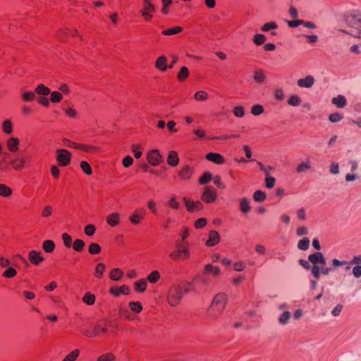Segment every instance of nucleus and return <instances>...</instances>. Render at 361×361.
I'll return each mask as SVG.
<instances>
[{
  "mask_svg": "<svg viewBox=\"0 0 361 361\" xmlns=\"http://www.w3.org/2000/svg\"><path fill=\"white\" fill-rule=\"evenodd\" d=\"M190 291H194V284L190 282L183 281L171 286L167 295L169 304L173 307L177 306L183 296Z\"/></svg>",
  "mask_w": 361,
  "mask_h": 361,
  "instance_id": "nucleus-1",
  "label": "nucleus"
},
{
  "mask_svg": "<svg viewBox=\"0 0 361 361\" xmlns=\"http://www.w3.org/2000/svg\"><path fill=\"white\" fill-rule=\"evenodd\" d=\"M227 296L224 293L216 294L212 302L211 305L207 311L209 318L215 319L220 316L226 305Z\"/></svg>",
  "mask_w": 361,
  "mask_h": 361,
  "instance_id": "nucleus-2",
  "label": "nucleus"
},
{
  "mask_svg": "<svg viewBox=\"0 0 361 361\" xmlns=\"http://www.w3.org/2000/svg\"><path fill=\"white\" fill-rule=\"evenodd\" d=\"M30 161L31 157L23 152H20L13 154L8 164L14 170L20 171Z\"/></svg>",
  "mask_w": 361,
  "mask_h": 361,
  "instance_id": "nucleus-3",
  "label": "nucleus"
},
{
  "mask_svg": "<svg viewBox=\"0 0 361 361\" xmlns=\"http://www.w3.org/2000/svg\"><path fill=\"white\" fill-rule=\"evenodd\" d=\"M345 22L347 25L352 28V30L349 32L355 33L356 31H360L361 30V15L350 14L346 16Z\"/></svg>",
  "mask_w": 361,
  "mask_h": 361,
  "instance_id": "nucleus-4",
  "label": "nucleus"
},
{
  "mask_svg": "<svg viewBox=\"0 0 361 361\" xmlns=\"http://www.w3.org/2000/svg\"><path fill=\"white\" fill-rule=\"evenodd\" d=\"M56 160L60 166H66L71 164V153L66 149H59L56 151Z\"/></svg>",
  "mask_w": 361,
  "mask_h": 361,
  "instance_id": "nucleus-5",
  "label": "nucleus"
},
{
  "mask_svg": "<svg viewBox=\"0 0 361 361\" xmlns=\"http://www.w3.org/2000/svg\"><path fill=\"white\" fill-rule=\"evenodd\" d=\"M154 11V5L150 1V0H144L143 8L141 10V14L145 21L148 22L152 20Z\"/></svg>",
  "mask_w": 361,
  "mask_h": 361,
  "instance_id": "nucleus-6",
  "label": "nucleus"
},
{
  "mask_svg": "<svg viewBox=\"0 0 361 361\" xmlns=\"http://www.w3.org/2000/svg\"><path fill=\"white\" fill-rule=\"evenodd\" d=\"M201 199L204 202L207 204L214 202L216 199V190L211 186L205 187Z\"/></svg>",
  "mask_w": 361,
  "mask_h": 361,
  "instance_id": "nucleus-7",
  "label": "nucleus"
},
{
  "mask_svg": "<svg viewBox=\"0 0 361 361\" xmlns=\"http://www.w3.org/2000/svg\"><path fill=\"white\" fill-rule=\"evenodd\" d=\"M169 257L173 260L186 259L190 257V251L187 247L183 246L180 249L171 252Z\"/></svg>",
  "mask_w": 361,
  "mask_h": 361,
  "instance_id": "nucleus-8",
  "label": "nucleus"
},
{
  "mask_svg": "<svg viewBox=\"0 0 361 361\" xmlns=\"http://www.w3.org/2000/svg\"><path fill=\"white\" fill-rule=\"evenodd\" d=\"M146 214V209L144 207L137 208L133 214L129 217L130 222L137 225L139 224L142 219H143Z\"/></svg>",
  "mask_w": 361,
  "mask_h": 361,
  "instance_id": "nucleus-9",
  "label": "nucleus"
},
{
  "mask_svg": "<svg viewBox=\"0 0 361 361\" xmlns=\"http://www.w3.org/2000/svg\"><path fill=\"white\" fill-rule=\"evenodd\" d=\"M183 202L186 209L189 212L199 211L202 209L203 205L200 201H193L188 197H183Z\"/></svg>",
  "mask_w": 361,
  "mask_h": 361,
  "instance_id": "nucleus-10",
  "label": "nucleus"
},
{
  "mask_svg": "<svg viewBox=\"0 0 361 361\" xmlns=\"http://www.w3.org/2000/svg\"><path fill=\"white\" fill-rule=\"evenodd\" d=\"M147 161L153 165L157 166L161 161V156L157 149H152L147 153Z\"/></svg>",
  "mask_w": 361,
  "mask_h": 361,
  "instance_id": "nucleus-11",
  "label": "nucleus"
},
{
  "mask_svg": "<svg viewBox=\"0 0 361 361\" xmlns=\"http://www.w3.org/2000/svg\"><path fill=\"white\" fill-rule=\"evenodd\" d=\"M308 260L313 265H326V260L324 257V255L320 252H317L310 255L308 257Z\"/></svg>",
  "mask_w": 361,
  "mask_h": 361,
  "instance_id": "nucleus-12",
  "label": "nucleus"
},
{
  "mask_svg": "<svg viewBox=\"0 0 361 361\" xmlns=\"http://www.w3.org/2000/svg\"><path fill=\"white\" fill-rule=\"evenodd\" d=\"M109 293L114 297H119L121 293L128 295L130 293V288L127 285H123L120 287L114 286L110 288Z\"/></svg>",
  "mask_w": 361,
  "mask_h": 361,
  "instance_id": "nucleus-13",
  "label": "nucleus"
},
{
  "mask_svg": "<svg viewBox=\"0 0 361 361\" xmlns=\"http://www.w3.org/2000/svg\"><path fill=\"white\" fill-rule=\"evenodd\" d=\"M28 259L32 264L36 266L44 261V258L41 256V252L36 250L30 251Z\"/></svg>",
  "mask_w": 361,
  "mask_h": 361,
  "instance_id": "nucleus-14",
  "label": "nucleus"
},
{
  "mask_svg": "<svg viewBox=\"0 0 361 361\" xmlns=\"http://www.w3.org/2000/svg\"><path fill=\"white\" fill-rule=\"evenodd\" d=\"M6 145L8 150L13 154H16L19 149L20 140L17 137H10L6 142Z\"/></svg>",
  "mask_w": 361,
  "mask_h": 361,
  "instance_id": "nucleus-15",
  "label": "nucleus"
},
{
  "mask_svg": "<svg viewBox=\"0 0 361 361\" xmlns=\"http://www.w3.org/2000/svg\"><path fill=\"white\" fill-rule=\"evenodd\" d=\"M197 285H202L204 286H207L210 283V279L208 277V276L204 273V271H202V274L197 275L193 279V283ZM195 288H194V290Z\"/></svg>",
  "mask_w": 361,
  "mask_h": 361,
  "instance_id": "nucleus-16",
  "label": "nucleus"
},
{
  "mask_svg": "<svg viewBox=\"0 0 361 361\" xmlns=\"http://www.w3.org/2000/svg\"><path fill=\"white\" fill-rule=\"evenodd\" d=\"M194 173V170L189 165H185L179 171L178 176L181 180L190 179Z\"/></svg>",
  "mask_w": 361,
  "mask_h": 361,
  "instance_id": "nucleus-17",
  "label": "nucleus"
},
{
  "mask_svg": "<svg viewBox=\"0 0 361 361\" xmlns=\"http://www.w3.org/2000/svg\"><path fill=\"white\" fill-rule=\"evenodd\" d=\"M314 81L315 80L314 77L312 75H309L304 78H300L298 80L297 85L300 87L310 88L314 85Z\"/></svg>",
  "mask_w": 361,
  "mask_h": 361,
  "instance_id": "nucleus-18",
  "label": "nucleus"
},
{
  "mask_svg": "<svg viewBox=\"0 0 361 361\" xmlns=\"http://www.w3.org/2000/svg\"><path fill=\"white\" fill-rule=\"evenodd\" d=\"M205 158L210 161L216 164H222L224 163L225 159L221 154L215 152H209L206 154Z\"/></svg>",
  "mask_w": 361,
  "mask_h": 361,
  "instance_id": "nucleus-19",
  "label": "nucleus"
},
{
  "mask_svg": "<svg viewBox=\"0 0 361 361\" xmlns=\"http://www.w3.org/2000/svg\"><path fill=\"white\" fill-rule=\"evenodd\" d=\"M220 240V235L216 231H211L209 233V239L206 242L208 247H212L218 244Z\"/></svg>",
  "mask_w": 361,
  "mask_h": 361,
  "instance_id": "nucleus-20",
  "label": "nucleus"
},
{
  "mask_svg": "<svg viewBox=\"0 0 361 361\" xmlns=\"http://www.w3.org/2000/svg\"><path fill=\"white\" fill-rule=\"evenodd\" d=\"M204 273L208 275H212L216 277L220 274V269L217 266H214L212 264H207L204 268Z\"/></svg>",
  "mask_w": 361,
  "mask_h": 361,
  "instance_id": "nucleus-21",
  "label": "nucleus"
},
{
  "mask_svg": "<svg viewBox=\"0 0 361 361\" xmlns=\"http://www.w3.org/2000/svg\"><path fill=\"white\" fill-rule=\"evenodd\" d=\"M155 67L162 72L166 71L168 68L166 57L165 56H159L156 61Z\"/></svg>",
  "mask_w": 361,
  "mask_h": 361,
  "instance_id": "nucleus-22",
  "label": "nucleus"
},
{
  "mask_svg": "<svg viewBox=\"0 0 361 361\" xmlns=\"http://www.w3.org/2000/svg\"><path fill=\"white\" fill-rule=\"evenodd\" d=\"M252 78L257 83L262 84L264 82L266 76L262 69L257 68L253 71Z\"/></svg>",
  "mask_w": 361,
  "mask_h": 361,
  "instance_id": "nucleus-23",
  "label": "nucleus"
},
{
  "mask_svg": "<svg viewBox=\"0 0 361 361\" xmlns=\"http://www.w3.org/2000/svg\"><path fill=\"white\" fill-rule=\"evenodd\" d=\"M331 102L338 108H343L347 104V100L343 95H338L336 97H333Z\"/></svg>",
  "mask_w": 361,
  "mask_h": 361,
  "instance_id": "nucleus-24",
  "label": "nucleus"
},
{
  "mask_svg": "<svg viewBox=\"0 0 361 361\" xmlns=\"http://www.w3.org/2000/svg\"><path fill=\"white\" fill-rule=\"evenodd\" d=\"M168 164L171 166H176L179 162V158L176 151H170L168 158Z\"/></svg>",
  "mask_w": 361,
  "mask_h": 361,
  "instance_id": "nucleus-25",
  "label": "nucleus"
},
{
  "mask_svg": "<svg viewBox=\"0 0 361 361\" xmlns=\"http://www.w3.org/2000/svg\"><path fill=\"white\" fill-rule=\"evenodd\" d=\"M120 221V214L117 212L112 213L109 215L106 219L108 224L111 226H116Z\"/></svg>",
  "mask_w": 361,
  "mask_h": 361,
  "instance_id": "nucleus-26",
  "label": "nucleus"
},
{
  "mask_svg": "<svg viewBox=\"0 0 361 361\" xmlns=\"http://www.w3.org/2000/svg\"><path fill=\"white\" fill-rule=\"evenodd\" d=\"M95 331H98V335L100 332L103 334H106L109 332V329H107L106 320H100L97 322L94 326Z\"/></svg>",
  "mask_w": 361,
  "mask_h": 361,
  "instance_id": "nucleus-27",
  "label": "nucleus"
},
{
  "mask_svg": "<svg viewBox=\"0 0 361 361\" xmlns=\"http://www.w3.org/2000/svg\"><path fill=\"white\" fill-rule=\"evenodd\" d=\"M75 149H80L85 152H92L97 150L99 148L90 145L79 144L75 145Z\"/></svg>",
  "mask_w": 361,
  "mask_h": 361,
  "instance_id": "nucleus-28",
  "label": "nucleus"
},
{
  "mask_svg": "<svg viewBox=\"0 0 361 361\" xmlns=\"http://www.w3.org/2000/svg\"><path fill=\"white\" fill-rule=\"evenodd\" d=\"M147 281L145 279H142L135 282L134 288L135 291L142 293L146 290Z\"/></svg>",
  "mask_w": 361,
  "mask_h": 361,
  "instance_id": "nucleus-29",
  "label": "nucleus"
},
{
  "mask_svg": "<svg viewBox=\"0 0 361 361\" xmlns=\"http://www.w3.org/2000/svg\"><path fill=\"white\" fill-rule=\"evenodd\" d=\"M42 248L44 252L51 253L55 249V243L51 240H46L42 243Z\"/></svg>",
  "mask_w": 361,
  "mask_h": 361,
  "instance_id": "nucleus-30",
  "label": "nucleus"
},
{
  "mask_svg": "<svg viewBox=\"0 0 361 361\" xmlns=\"http://www.w3.org/2000/svg\"><path fill=\"white\" fill-rule=\"evenodd\" d=\"M123 275V272L121 269L118 268L113 269L109 274V277L113 281H118L120 280Z\"/></svg>",
  "mask_w": 361,
  "mask_h": 361,
  "instance_id": "nucleus-31",
  "label": "nucleus"
},
{
  "mask_svg": "<svg viewBox=\"0 0 361 361\" xmlns=\"http://www.w3.org/2000/svg\"><path fill=\"white\" fill-rule=\"evenodd\" d=\"M311 169L310 160L308 159L307 161H302L296 167L297 173H302L307 170H310Z\"/></svg>",
  "mask_w": 361,
  "mask_h": 361,
  "instance_id": "nucleus-32",
  "label": "nucleus"
},
{
  "mask_svg": "<svg viewBox=\"0 0 361 361\" xmlns=\"http://www.w3.org/2000/svg\"><path fill=\"white\" fill-rule=\"evenodd\" d=\"M240 209L244 214H247L250 211L251 207L250 206V202L247 198L244 197L241 199L240 202Z\"/></svg>",
  "mask_w": 361,
  "mask_h": 361,
  "instance_id": "nucleus-33",
  "label": "nucleus"
},
{
  "mask_svg": "<svg viewBox=\"0 0 361 361\" xmlns=\"http://www.w3.org/2000/svg\"><path fill=\"white\" fill-rule=\"evenodd\" d=\"M82 301L87 305H92L95 302V296L90 292H86L82 297Z\"/></svg>",
  "mask_w": 361,
  "mask_h": 361,
  "instance_id": "nucleus-34",
  "label": "nucleus"
},
{
  "mask_svg": "<svg viewBox=\"0 0 361 361\" xmlns=\"http://www.w3.org/2000/svg\"><path fill=\"white\" fill-rule=\"evenodd\" d=\"M80 350L75 349L68 354L62 361H75L80 355Z\"/></svg>",
  "mask_w": 361,
  "mask_h": 361,
  "instance_id": "nucleus-35",
  "label": "nucleus"
},
{
  "mask_svg": "<svg viewBox=\"0 0 361 361\" xmlns=\"http://www.w3.org/2000/svg\"><path fill=\"white\" fill-rule=\"evenodd\" d=\"M12 195V190L10 187L6 184H0V195L4 197H7Z\"/></svg>",
  "mask_w": 361,
  "mask_h": 361,
  "instance_id": "nucleus-36",
  "label": "nucleus"
},
{
  "mask_svg": "<svg viewBox=\"0 0 361 361\" xmlns=\"http://www.w3.org/2000/svg\"><path fill=\"white\" fill-rule=\"evenodd\" d=\"M189 75V70L187 67L183 66L180 68V71L178 73L177 78L179 81L183 82L186 80Z\"/></svg>",
  "mask_w": 361,
  "mask_h": 361,
  "instance_id": "nucleus-37",
  "label": "nucleus"
},
{
  "mask_svg": "<svg viewBox=\"0 0 361 361\" xmlns=\"http://www.w3.org/2000/svg\"><path fill=\"white\" fill-rule=\"evenodd\" d=\"M277 28H278V25L276 24V23H275L274 21H270V22H268V23H266L265 24H264L261 27L260 30L262 32H268L271 30H276Z\"/></svg>",
  "mask_w": 361,
  "mask_h": 361,
  "instance_id": "nucleus-38",
  "label": "nucleus"
},
{
  "mask_svg": "<svg viewBox=\"0 0 361 361\" xmlns=\"http://www.w3.org/2000/svg\"><path fill=\"white\" fill-rule=\"evenodd\" d=\"M266 197V193L260 190H256L253 194V199L255 202H263Z\"/></svg>",
  "mask_w": 361,
  "mask_h": 361,
  "instance_id": "nucleus-39",
  "label": "nucleus"
},
{
  "mask_svg": "<svg viewBox=\"0 0 361 361\" xmlns=\"http://www.w3.org/2000/svg\"><path fill=\"white\" fill-rule=\"evenodd\" d=\"M212 179V174L209 172H204L202 176L199 178V183L201 185H204L210 182Z\"/></svg>",
  "mask_w": 361,
  "mask_h": 361,
  "instance_id": "nucleus-40",
  "label": "nucleus"
},
{
  "mask_svg": "<svg viewBox=\"0 0 361 361\" xmlns=\"http://www.w3.org/2000/svg\"><path fill=\"white\" fill-rule=\"evenodd\" d=\"M310 247V240L307 237H304L300 240L298 243V247L301 250H307Z\"/></svg>",
  "mask_w": 361,
  "mask_h": 361,
  "instance_id": "nucleus-41",
  "label": "nucleus"
},
{
  "mask_svg": "<svg viewBox=\"0 0 361 361\" xmlns=\"http://www.w3.org/2000/svg\"><path fill=\"white\" fill-rule=\"evenodd\" d=\"M129 307L135 313H140L142 310V306L140 302H130Z\"/></svg>",
  "mask_w": 361,
  "mask_h": 361,
  "instance_id": "nucleus-42",
  "label": "nucleus"
},
{
  "mask_svg": "<svg viewBox=\"0 0 361 361\" xmlns=\"http://www.w3.org/2000/svg\"><path fill=\"white\" fill-rule=\"evenodd\" d=\"M116 356L112 353H106L100 355L97 361H115Z\"/></svg>",
  "mask_w": 361,
  "mask_h": 361,
  "instance_id": "nucleus-43",
  "label": "nucleus"
},
{
  "mask_svg": "<svg viewBox=\"0 0 361 361\" xmlns=\"http://www.w3.org/2000/svg\"><path fill=\"white\" fill-rule=\"evenodd\" d=\"M160 279V274L158 271H152L147 276V280L151 283H157Z\"/></svg>",
  "mask_w": 361,
  "mask_h": 361,
  "instance_id": "nucleus-44",
  "label": "nucleus"
},
{
  "mask_svg": "<svg viewBox=\"0 0 361 361\" xmlns=\"http://www.w3.org/2000/svg\"><path fill=\"white\" fill-rule=\"evenodd\" d=\"M35 92L38 94L47 96L50 93L51 90L49 87L44 86L43 84H40L35 89Z\"/></svg>",
  "mask_w": 361,
  "mask_h": 361,
  "instance_id": "nucleus-45",
  "label": "nucleus"
},
{
  "mask_svg": "<svg viewBox=\"0 0 361 361\" xmlns=\"http://www.w3.org/2000/svg\"><path fill=\"white\" fill-rule=\"evenodd\" d=\"M183 28L180 26L173 27L171 28L166 29L162 32L164 35H173L180 32Z\"/></svg>",
  "mask_w": 361,
  "mask_h": 361,
  "instance_id": "nucleus-46",
  "label": "nucleus"
},
{
  "mask_svg": "<svg viewBox=\"0 0 361 361\" xmlns=\"http://www.w3.org/2000/svg\"><path fill=\"white\" fill-rule=\"evenodd\" d=\"M85 247V242L80 239H76L73 244V248L76 252H82Z\"/></svg>",
  "mask_w": 361,
  "mask_h": 361,
  "instance_id": "nucleus-47",
  "label": "nucleus"
},
{
  "mask_svg": "<svg viewBox=\"0 0 361 361\" xmlns=\"http://www.w3.org/2000/svg\"><path fill=\"white\" fill-rule=\"evenodd\" d=\"M105 269L106 267L104 264L99 263L95 268V276L98 279H101L103 276Z\"/></svg>",
  "mask_w": 361,
  "mask_h": 361,
  "instance_id": "nucleus-48",
  "label": "nucleus"
},
{
  "mask_svg": "<svg viewBox=\"0 0 361 361\" xmlns=\"http://www.w3.org/2000/svg\"><path fill=\"white\" fill-rule=\"evenodd\" d=\"M168 205L174 209H179L180 208V204L177 202L176 197L174 195H171L168 201Z\"/></svg>",
  "mask_w": 361,
  "mask_h": 361,
  "instance_id": "nucleus-49",
  "label": "nucleus"
},
{
  "mask_svg": "<svg viewBox=\"0 0 361 361\" xmlns=\"http://www.w3.org/2000/svg\"><path fill=\"white\" fill-rule=\"evenodd\" d=\"M267 40V37L263 34H255L253 37V42L256 45H262Z\"/></svg>",
  "mask_w": 361,
  "mask_h": 361,
  "instance_id": "nucleus-50",
  "label": "nucleus"
},
{
  "mask_svg": "<svg viewBox=\"0 0 361 361\" xmlns=\"http://www.w3.org/2000/svg\"><path fill=\"white\" fill-rule=\"evenodd\" d=\"M194 98L197 101L204 102L209 98L208 94L204 91H197L194 95Z\"/></svg>",
  "mask_w": 361,
  "mask_h": 361,
  "instance_id": "nucleus-51",
  "label": "nucleus"
},
{
  "mask_svg": "<svg viewBox=\"0 0 361 361\" xmlns=\"http://www.w3.org/2000/svg\"><path fill=\"white\" fill-rule=\"evenodd\" d=\"M16 274L17 271L14 268L8 267V269L3 272L2 276L5 278L11 279L16 276Z\"/></svg>",
  "mask_w": 361,
  "mask_h": 361,
  "instance_id": "nucleus-52",
  "label": "nucleus"
},
{
  "mask_svg": "<svg viewBox=\"0 0 361 361\" xmlns=\"http://www.w3.org/2000/svg\"><path fill=\"white\" fill-rule=\"evenodd\" d=\"M80 168L87 175H91L92 173V167L86 161H82L80 162Z\"/></svg>",
  "mask_w": 361,
  "mask_h": 361,
  "instance_id": "nucleus-53",
  "label": "nucleus"
},
{
  "mask_svg": "<svg viewBox=\"0 0 361 361\" xmlns=\"http://www.w3.org/2000/svg\"><path fill=\"white\" fill-rule=\"evenodd\" d=\"M301 103V99L297 95H291L288 99V104L290 106H297Z\"/></svg>",
  "mask_w": 361,
  "mask_h": 361,
  "instance_id": "nucleus-54",
  "label": "nucleus"
},
{
  "mask_svg": "<svg viewBox=\"0 0 361 361\" xmlns=\"http://www.w3.org/2000/svg\"><path fill=\"white\" fill-rule=\"evenodd\" d=\"M3 130L6 134H11L13 132V124L10 120L4 121Z\"/></svg>",
  "mask_w": 361,
  "mask_h": 361,
  "instance_id": "nucleus-55",
  "label": "nucleus"
},
{
  "mask_svg": "<svg viewBox=\"0 0 361 361\" xmlns=\"http://www.w3.org/2000/svg\"><path fill=\"white\" fill-rule=\"evenodd\" d=\"M106 324H107V329H109V331H111L112 333H116L118 329V324L117 322L114 320L111 319H106Z\"/></svg>",
  "mask_w": 361,
  "mask_h": 361,
  "instance_id": "nucleus-56",
  "label": "nucleus"
},
{
  "mask_svg": "<svg viewBox=\"0 0 361 361\" xmlns=\"http://www.w3.org/2000/svg\"><path fill=\"white\" fill-rule=\"evenodd\" d=\"M82 334L88 338H94L98 336V331H95V328L94 329H84L82 330Z\"/></svg>",
  "mask_w": 361,
  "mask_h": 361,
  "instance_id": "nucleus-57",
  "label": "nucleus"
},
{
  "mask_svg": "<svg viewBox=\"0 0 361 361\" xmlns=\"http://www.w3.org/2000/svg\"><path fill=\"white\" fill-rule=\"evenodd\" d=\"M290 318V312L285 311L284 312H283L281 314L279 321L280 324L284 325V324H286L288 322Z\"/></svg>",
  "mask_w": 361,
  "mask_h": 361,
  "instance_id": "nucleus-58",
  "label": "nucleus"
},
{
  "mask_svg": "<svg viewBox=\"0 0 361 361\" xmlns=\"http://www.w3.org/2000/svg\"><path fill=\"white\" fill-rule=\"evenodd\" d=\"M264 111V107L260 104H255L251 108V113L254 116H259Z\"/></svg>",
  "mask_w": 361,
  "mask_h": 361,
  "instance_id": "nucleus-59",
  "label": "nucleus"
},
{
  "mask_svg": "<svg viewBox=\"0 0 361 361\" xmlns=\"http://www.w3.org/2000/svg\"><path fill=\"white\" fill-rule=\"evenodd\" d=\"M343 116L341 114L338 112H335L333 114H331L329 116V120L332 123H336L343 119Z\"/></svg>",
  "mask_w": 361,
  "mask_h": 361,
  "instance_id": "nucleus-60",
  "label": "nucleus"
},
{
  "mask_svg": "<svg viewBox=\"0 0 361 361\" xmlns=\"http://www.w3.org/2000/svg\"><path fill=\"white\" fill-rule=\"evenodd\" d=\"M63 98L62 94L58 91H54L51 94V101L54 103H59Z\"/></svg>",
  "mask_w": 361,
  "mask_h": 361,
  "instance_id": "nucleus-61",
  "label": "nucleus"
},
{
  "mask_svg": "<svg viewBox=\"0 0 361 361\" xmlns=\"http://www.w3.org/2000/svg\"><path fill=\"white\" fill-rule=\"evenodd\" d=\"M233 114L238 118H242L245 115V110L242 106H236L233 109Z\"/></svg>",
  "mask_w": 361,
  "mask_h": 361,
  "instance_id": "nucleus-62",
  "label": "nucleus"
},
{
  "mask_svg": "<svg viewBox=\"0 0 361 361\" xmlns=\"http://www.w3.org/2000/svg\"><path fill=\"white\" fill-rule=\"evenodd\" d=\"M101 252V247L97 243H91L89 246V252L92 255H97Z\"/></svg>",
  "mask_w": 361,
  "mask_h": 361,
  "instance_id": "nucleus-63",
  "label": "nucleus"
},
{
  "mask_svg": "<svg viewBox=\"0 0 361 361\" xmlns=\"http://www.w3.org/2000/svg\"><path fill=\"white\" fill-rule=\"evenodd\" d=\"M119 315L121 317L126 318L128 320H133L134 319L133 316L131 315L130 312L125 308L119 309Z\"/></svg>",
  "mask_w": 361,
  "mask_h": 361,
  "instance_id": "nucleus-64",
  "label": "nucleus"
}]
</instances>
